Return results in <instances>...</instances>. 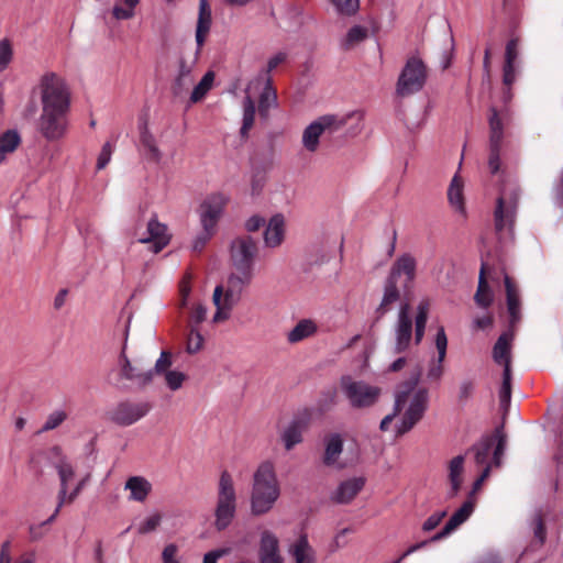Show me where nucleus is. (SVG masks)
Returning a JSON list of instances; mask_svg holds the SVG:
<instances>
[{"label":"nucleus","mask_w":563,"mask_h":563,"mask_svg":"<svg viewBox=\"0 0 563 563\" xmlns=\"http://www.w3.org/2000/svg\"><path fill=\"white\" fill-rule=\"evenodd\" d=\"M282 496V487L275 465L271 461L258 464L252 475L251 490L247 499L249 512L254 518L271 514Z\"/></svg>","instance_id":"1"},{"label":"nucleus","mask_w":563,"mask_h":563,"mask_svg":"<svg viewBox=\"0 0 563 563\" xmlns=\"http://www.w3.org/2000/svg\"><path fill=\"white\" fill-rule=\"evenodd\" d=\"M256 103H258V113L261 117H267L269 109L277 106L276 91L272 87V80L268 76H255L249 81L244 90L242 100V125L240 133L243 137L255 124Z\"/></svg>","instance_id":"2"},{"label":"nucleus","mask_w":563,"mask_h":563,"mask_svg":"<svg viewBox=\"0 0 563 563\" xmlns=\"http://www.w3.org/2000/svg\"><path fill=\"white\" fill-rule=\"evenodd\" d=\"M44 462L55 468L59 478V505L73 503L84 487V481H76L73 463L58 446H52L43 453Z\"/></svg>","instance_id":"3"},{"label":"nucleus","mask_w":563,"mask_h":563,"mask_svg":"<svg viewBox=\"0 0 563 563\" xmlns=\"http://www.w3.org/2000/svg\"><path fill=\"white\" fill-rule=\"evenodd\" d=\"M238 504L239 497L235 482L228 471H223L218 481L213 510V525L217 530H224L232 523L236 516Z\"/></svg>","instance_id":"4"},{"label":"nucleus","mask_w":563,"mask_h":563,"mask_svg":"<svg viewBox=\"0 0 563 563\" xmlns=\"http://www.w3.org/2000/svg\"><path fill=\"white\" fill-rule=\"evenodd\" d=\"M257 244L249 235L234 238L229 246V258L232 273L229 276L250 284L254 275L257 256Z\"/></svg>","instance_id":"5"},{"label":"nucleus","mask_w":563,"mask_h":563,"mask_svg":"<svg viewBox=\"0 0 563 563\" xmlns=\"http://www.w3.org/2000/svg\"><path fill=\"white\" fill-rule=\"evenodd\" d=\"M42 112L67 114L70 104V92L63 78L49 73L40 82Z\"/></svg>","instance_id":"6"},{"label":"nucleus","mask_w":563,"mask_h":563,"mask_svg":"<svg viewBox=\"0 0 563 563\" xmlns=\"http://www.w3.org/2000/svg\"><path fill=\"white\" fill-rule=\"evenodd\" d=\"M247 283L229 276L224 283L216 286L212 294V303L216 311L212 316V323H222L230 319L233 308L241 299L243 289Z\"/></svg>","instance_id":"7"},{"label":"nucleus","mask_w":563,"mask_h":563,"mask_svg":"<svg viewBox=\"0 0 563 563\" xmlns=\"http://www.w3.org/2000/svg\"><path fill=\"white\" fill-rule=\"evenodd\" d=\"M360 457L358 445L354 441H347L342 435L334 433L324 440V453L322 462L334 470H343L356 464Z\"/></svg>","instance_id":"8"},{"label":"nucleus","mask_w":563,"mask_h":563,"mask_svg":"<svg viewBox=\"0 0 563 563\" xmlns=\"http://www.w3.org/2000/svg\"><path fill=\"white\" fill-rule=\"evenodd\" d=\"M417 376L411 383L404 384L395 395L396 409H402L409 419L420 421L428 408L429 391L418 385Z\"/></svg>","instance_id":"9"},{"label":"nucleus","mask_w":563,"mask_h":563,"mask_svg":"<svg viewBox=\"0 0 563 563\" xmlns=\"http://www.w3.org/2000/svg\"><path fill=\"white\" fill-rule=\"evenodd\" d=\"M349 114H323L312 120L302 131L301 145L309 153H316L320 146V139L324 134H332L343 128Z\"/></svg>","instance_id":"10"},{"label":"nucleus","mask_w":563,"mask_h":563,"mask_svg":"<svg viewBox=\"0 0 563 563\" xmlns=\"http://www.w3.org/2000/svg\"><path fill=\"white\" fill-rule=\"evenodd\" d=\"M229 202L230 196L223 191H213L203 197L196 209L199 228L218 232Z\"/></svg>","instance_id":"11"},{"label":"nucleus","mask_w":563,"mask_h":563,"mask_svg":"<svg viewBox=\"0 0 563 563\" xmlns=\"http://www.w3.org/2000/svg\"><path fill=\"white\" fill-rule=\"evenodd\" d=\"M340 388L350 406L355 409H366L375 406L382 395V389L378 386L364 380H356L351 376L341 378Z\"/></svg>","instance_id":"12"},{"label":"nucleus","mask_w":563,"mask_h":563,"mask_svg":"<svg viewBox=\"0 0 563 563\" xmlns=\"http://www.w3.org/2000/svg\"><path fill=\"white\" fill-rule=\"evenodd\" d=\"M508 114L506 112H497L492 109L489 115V155L488 168L492 174L500 172L501 167V150L504 141V128L508 122Z\"/></svg>","instance_id":"13"},{"label":"nucleus","mask_w":563,"mask_h":563,"mask_svg":"<svg viewBox=\"0 0 563 563\" xmlns=\"http://www.w3.org/2000/svg\"><path fill=\"white\" fill-rule=\"evenodd\" d=\"M427 80V69L418 57L407 60L397 82V93L400 96L412 95L422 89Z\"/></svg>","instance_id":"14"},{"label":"nucleus","mask_w":563,"mask_h":563,"mask_svg":"<svg viewBox=\"0 0 563 563\" xmlns=\"http://www.w3.org/2000/svg\"><path fill=\"white\" fill-rule=\"evenodd\" d=\"M505 446L506 440L503 437L483 439L473 449L475 463L483 466V470L487 464H490V470L499 466Z\"/></svg>","instance_id":"15"},{"label":"nucleus","mask_w":563,"mask_h":563,"mask_svg":"<svg viewBox=\"0 0 563 563\" xmlns=\"http://www.w3.org/2000/svg\"><path fill=\"white\" fill-rule=\"evenodd\" d=\"M412 339V321L409 314V306L402 305L394 328L393 350L402 353L410 346Z\"/></svg>","instance_id":"16"},{"label":"nucleus","mask_w":563,"mask_h":563,"mask_svg":"<svg viewBox=\"0 0 563 563\" xmlns=\"http://www.w3.org/2000/svg\"><path fill=\"white\" fill-rule=\"evenodd\" d=\"M65 113L41 112L38 119V131L48 141H57L67 132V120Z\"/></svg>","instance_id":"17"},{"label":"nucleus","mask_w":563,"mask_h":563,"mask_svg":"<svg viewBox=\"0 0 563 563\" xmlns=\"http://www.w3.org/2000/svg\"><path fill=\"white\" fill-rule=\"evenodd\" d=\"M434 345L438 351V357L430 361L426 373V379L431 384L440 383L444 374L448 338L443 327H440L437 331Z\"/></svg>","instance_id":"18"},{"label":"nucleus","mask_w":563,"mask_h":563,"mask_svg":"<svg viewBox=\"0 0 563 563\" xmlns=\"http://www.w3.org/2000/svg\"><path fill=\"white\" fill-rule=\"evenodd\" d=\"M287 219L280 213H274L266 222L263 231L264 246L271 250L278 249L285 242Z\"/></svg>","instance_id":"19"},{"label":"nucleus","mask_w":563,"mask_h":563,"mask_svg":"<svg viewBox=\"0 0 563 563\" xmlns=\"http://www.w3.org/2000/svg\"><path fill=\"white\" fill-rule=\"evenodd\" d=\"M257 556L260 563H284L279 539L274 531L269 529L261 531Z\"/></svg>","instance_id":"20"},{"label":"nucleus","mask_w":563,"mask_h":563,"mask_svg":"<svg viewBox=\"0 0 563 563\" xmlns=\"http://www.w3.org/2000/svg\"><path fill=\"white\" fill-rule=\"evenodd\" d=\"M416 423L417 421L410 420L402 409L397 410L394 402L393 411L382 419L379 430L385 433H393L395 437H401L410 431Z\"/></svg>","instance_id":"21"},{"label":"nucleus","mask_w":563,"mask_h":563,"mask_svg":"<svg viewBox=\"0 0 563 563\" xmlns=\"http://www.w3.org/2000/svg\"><path fill=\"white\" fill-rule=\"evenodd\" d=\"M140 243L151 244L150 250L153 253L161 252L170 241V234L165 224L156 219H151L147 223L146 232L137 236Z\"/></svg>","instance_id":"22"},{"label":"nucleus","mask_w":563,"mask_h":563,"mask_svg":"<svg viewBox=\"0 0 563 563\" xmlns=\"http://www.w3.org/2000/svg\"><path fill=\"white\" fill-rule=\"evenodd\" d=\"M120 375L140 385L147 384L153 378L152 369H145L141 362H130L124 353L119 358Z\"/></svg>","instance_id":"23"},{"label":"nucleus","mask_w":563,"mask_h":563,"mask_svg":"<svg viewBox=\"0 0 563 563\" xmlns=\"http://www.w3.org/2000/svg\"><path fill=\"white\" fill-rule=\"evenodd\" d=\"M123 488L130 501L143 504L151 495L153 485L146 477L135 475L126 479Z\"/></svg>","instance_id":"24"},{"label":"nucleus","mask_w":563,"mask_h":563,"mask_svg":"<svg viewBox=\"0 0 563 563\" xmlns=\"http://www.w3.org/2000/svg\"><path fill=\"white\" fill-rule=\"evenodd\" d=\"M415 274L416 261L406 254L394 263L388 279L406 287L415 278Z\"/></svg>","instance_id":"25"},{"label":"nucleus","mask_w":563,"mask_h":563,"mask_svg":"<svg viewBox=\"0 0 563 563\" xmlns=\"http://www.w3.org/2000/svg\"><path fill=\"white\" fill-rule=\"evenodd\" d=\"M288 553L295 563H317V552L305 533L289 544Z\"/></svg>","instance_id":"26"},{"label":"nucleus","mask_w":563,"mask_h":563,"mask_svg":"<svg viewBox=\"0 0 563 563\" xmlns=\"http://www.w3.org/2000/svg\"><path fill=\"white\" fill-rule=\"evenodd\" d=\"M475 509V500H466L450 518L442 531L432 537V541H439L453 531H455L462 523H464L473 514Z\"/></svg>","instance_id":"27"},{"label":"nucleus","mask_w":563,"mask_h":563,"mask_svg":"<svg viewBox=\"0 0 563 563\" xmlns=\"http://www.w3.org/2000/svg\"><path fill=\"white\" fill-rule=\"evenodd\" d=\"M148 411L146 404H120L112 413V419L124 426L132 424L140 420Z\"/></svg>","instance_id":"28"},{"label":"nucleus","mask_w":563,"mask_h":563,"mask_svg":"<svg viewBox=\"0 0 563 563\" xmlns=\"http://www.w3.org/2000/svg\"><path fill=\"white\" fill-rule=\"evenodd\" d=\"M516 201L517 195L515 192L512 196V194H508L506 190L501 191L496 210V228L498 230H503L511 224Z\"/></svg>","instance_id":"29"},{"label":"nucleus","mask_w":563,"mask_h":563,"mask_svg":"<svg viewBox=\"0 0 563 563\" xmlns=\"http://www.w3.org/2000/svg\"><path fill=\"white\" fill-rule=\"evenodd\" d=\"M465 181L459 173H456L448 188V200L451 208L457 214L464 217L466 214L465 197H464Z\"/></svg>","instance_id":"30"},{"label":"nucleus","mask_w":563,"mask_h":563,"mask_svg":"<svg viewBox=\"0 0 563 563\" xmlns=\"http://www.w3.org/2000/svg\"><path fill=\"white\" fill-rule=\"evenodd\" d=\"M140 150L144 157L152 163H159L163 158V152L158 142L146 125L141 130Z\"/></svg>","instance_id":"31"},{"label":"nucleus","mask_w":563,"mask_h":563,"mask_svg":"<svg viewBox=\"0 0 563 563\" xmlns=\"http://www.w3.org/2000/svg\"><path fill=\"white\" fill-rule=\"evenodd\" d=\"M512 340L514 334L511 332H505L498 338L493 350L495 363L504 366V371H510Z\"/></svg>","instance_id":"32"},{"label":"nucleus","mask_w":563,"mask_h":563,"mask_svg":"<svg viewBox=\"0 0 563 563\" xmlns=\"http://www.w3.org/2000/svg\"><path fill=\"white\" fill-rule=\"evenodd\" d=\"M464 456L457 455L449 461L448 479L450 484L449 496L455 497L463 484Z\"/></svg>","instance_id":"33"},{"label":"nucleus","mask_w":563,"mask_h":563,"mask_svg":"<svg viewBox=\"0 0 563 563\" xmlns=\"http://www.w3.org/2000/svg\"><path fill=\"white\" fill-rule=\"evenodd\" d=\"M21 142V135L16 130H8L0 134V165L9 162L20 147Z\"/></svg>","instance_id":"34"},{"label":"nucleus","mask_w":563,"mask_h":563,"mask_svg":"<svg viewBox=\"0 0 563 563\" xmlns=\"http://www.w3.org/2000/svg\"><path fill=\"white\" fill-rule=\"evenodd\" d=\"M505 288L510 324L514 325L521 318L519 290L508 276L505 277Z\"/></svg>","instance_id":"35"},{"label":"nucleus","mask_w":563,"mask_h":563,"mask_svg":"<svg viewBox=\"0 0 563 563\" xmlns=\"http://www.w3.org/2000/svg\"><path fill=\"white\" fill-rule=\"evenodd\" d=\"M363 477H352L342 482L335 490L334 498L339 503L351 501L364 486Z\"/></svg>","instance_id":"36"},{"label":"nucleus","mask_w":563,"mask_h":563,"mask_svg":"<svg viewBox=\"0 0 563 563\" xmlns=\"http://www.w3.org/2000/svg\"><path fill=\"white\" fill-rule=\"evenodd\" d=\"M211 25V12L206 0H200L199 5V18L196 30V42L198 48H200L210 31Z\"/></svg>","instance_id":"37"},{"label":"nucleus","mask_w":563,"mask_h":563,"mask_svg":"<svg viewBox=\"0 0 563 563\" xmlns=\"http://www.w3.org/2000/svg\"><path fill=\"white\" fill-rule=\"evenodd\" d=\"M141 0H113L111 15L115 21L132 20Z\"/></svg>","instance_id":"38"},{"label":"nucleus","mask_w":563,"mask_h":563,"mask_svg":"<svg viewBox=\"0 0 563 563\" xmlns=\"http://www.w3.org/2000/svg\"><path fill=\"white\" fill-rule=\"evenodd\" d=\"M317 331L318 325L313 320L302 319L287 333V340L297 343L314 335Z\"/></svg>","instance_id":"39"},{"label":"nucleus","mask_w":563,"mask_h":563,"mask_svg":"<svg viewBox=\"0 0 563 563\" xmlns=\"http://www.w3.org/2000/svg\"><path fill=\"white\" fill-rule=\"evenodd\" d=\"M368 29L365 25H353L343 37L342 45L346 49L355 48L368 37Z\"/></svg>","instance_id":"40"},{"label":"nucleus","mask_w":563,"mask_h":563,"mask_svg":"<svg viewBox=\"0 0 563 563\" xmlns=\"http://www.w3.org/2000/svg\"><path fill=\"white\" fill-rule=\"evenodd\" d=\"M399 299V290H398V284L387 279L385 288H384V295L380 301V305L377 308V311L380 314L386 313L390 310L391 306Z\"/></svg>","instance_id":"41"},{"label":"nucleus","mask_w":563,"mask_h":563,"mask_svg":"<svg viewBox=\"0 0 563 563\" xmlns=\"http://www.w3.org/2000/svg\"><path fill=\"white\" fill-rule=\"evenodd\" d=\"M474 299L478 306L484 308H487L494 300V292L485 278L484 268H482L479 274L478 287Z\"/></svg>","instance_id":"42"},{"label":"nucleus","mask_w":563,"mask_h":563,"mask_svg":"<svg viewBox=\"0 0 563 563\" xmlns=\"http://www.w3.org/2000/svg\"><path fill=\"white\" fill-rule=\"evenodd\" d=\"M14 60V41L10 37L0 38V74L5 71Z\"/></svg>","instance_id":"43"},{"label":"nucleus","mask_w":563,"mask_h":563,"mask_svg":"<svg viewBox=\"0 0 563 563\" xmlns=\"http://www.w3.org/2000/svg\"><path fill=\"white\" fill-rule=\"evenodd\" d=\"M213 82L214 74L212 71L206 73L201 80L195 86L190 101L194 103L201 101L213 87Z\"/></svg>","instance_id":"44"},{"label":"nucleus","mask_w":563,"mask_h":563,"mask_svg":"<svg viewBox=\"0 0 563 563\" xmlns=\"http://www.w3.org/2000/svg\"><path fill=\"white\" fill-rule=\"evenodd\" d=\"M302 440L301 428L297 424H290L282 433V441L287 451L291 450L295 445Z\"/></svg>","instance_id":"45"},{"label":"nucleus","mask_w":563,"mask_h":563,"mask_svg":"<svg viewBox=\"0 0 563 563\" xmlns=\"http://www.w3.org/2000/svg\"><path fill=\"white\" fill-rule=\"evenodd\" d=\"M162 563H185L180 553V547L175 542L164 544L161 552Z\"/></svg>","instance_id":"46"},{"label":"nucleus","mask_w":563,"mask_h":563,"mask_svg":"<svg viewBox=\"0 0 563 563\" xmlns=\"http://www.w3.org/2000/svg\"><path fill=\"white\" fill-rule=\"evenodd\" d=\"M429 306L427 302H420L415 318L416 343L419 344L423 338L426 323L428 319Z\"/></svg>","instance_id":"47"},{"label":"nucleus","mask_w":563,"mask_h":563,"mask_svg":"<svg viewBox=\"0 0 563 563\" xmlns=\"http://www.w3.org/2000/svg\"><path fill=\"white\" fill-rule=\"evenodd\" d=\"M203 336L195 325H190L186 340V351L189 354L198 353L203 346Z\"/></svg>","instance_id":"48"},{"label":"nucleus","mask_w":563,"mask_h":563,"mask_svg":"<svg viewBox=\"0 0 563 563\" xmlns=\"http://www.w3.org/2000/svg\"><path fill=\"white\" fill-rule=\"evenodd\" d=\"M216 234L217 232L199 228V231L190 242V249L194 252H201Z\"/></svg>","instance_id":"49"},{"label":"nucleus","mask_w":563,"mask_h":563,"mask_svg":"<svg viewBox=\"0 0 563 563\" xmlns=\"http://www.w3.org/2000/svg\"><path fill=\"white\" fill-rule=\"evenodd\" d=\"M341 15H353L358 11L360 0H329Z\"/></svg>","instance_id":"50"},{"label":"nucleus","mask_w":563,"mask_h":563,"mask_svg":"<svg viewBox=\"0 0 563 563\" xmlns=\"http://www.w3.org/2000/svg\"><path fill=\"white\" fill-rule=\"evenodd\" d=\"M161 521L162 515L158 512H153L142 520L137 527V531L141 534L151 533L157 529V527L161 525Z\"/></svg>","instance_id":"51"},{"label":"nucleus","mask_w":563,"mask_h":563,"mask_svg":"<svg viewBox=\"0 0 563 563\" xmlns=\"http://www.w3.org/2000/svg\"><path fill=\"white\" fill-rule=\"evenodd\" d=\"M350 533H351V529H349V528H343V529L338 530L329 543V551L331 553H334L338 550L346 547L347 536Z\"/></svg>","instance_id":"52"},{"label":"nucleus","mask_w":563,"mask_h":563,"mask_svg":"<svg viewBox=\"0 0 563 563\" xmlns=\"http://www.w3.org/2000/svg\"><path fill=\"white\" fill-rule=\"evenodd\" d=\"M164 379L169 389L177 390L183 386L184 382L186 380V375L180 371L172 369L169 372H166V374L164 375Z\"/></svg>","instance_id":"53"},{"label":"nucleus","mask_w":563,"mask_h":563,"mask_svg":"<svg viewBox=\"0 0 563 563\" xmlns=\"http://www.w3.org/2000/svg\"><path fill=\"white\" fill-rule=\"evenodd\" d=\"M510 382H511V373L510 371H504V374H503V384H501V387H500V390H499V398H500V404L503 407H506L509 401H510V397H511V385H510Z\"/></svg>","instance_id":"54"},{"label":"nucleus","mask_w":563,"mask_h":563,"mask_svg":"<svg viewBox=\"0 0 563 563\" xmlns=\"http://www.w3.org/2000/svg\"><path fill=\"white\" fill-rule=\"evenodd\" d=\"M530 525L536 541L539 543V545H542L545 542L547 532L541 517L539 515H536L531 519Z\"/></svg>","instance_id":"55"},{"label":"nucleus","mask_w":563,"mask_h":563,"mask_svg":"<svg viewBox=\"0 0 563 563\" xmlns=\"http://www.w3.org/2000/svg\"><path fill=\"white\" fill-rule=\"evenodd\" d=\"M172 355L168 352H162L158 360L155 363L154 369L152 371L153 375H165L166 372L172 371Z\"/></svg>","instance_id":"56"},{"label":"nucleus","mask_w":563,"mask_h":563,"mask_svg":"<svg viewBox=\"0 0 563 563\" xmlns=\"http://www.w3.org/2000/svg\"><path fill=\"white\" fill-rule=\"evenodd\" d=\"M66 419V413L62 410L53 411L46 418L44 424L42 426V431H49L57 428L59 424L64 422Z\"/></svg>","instance_id":"57"},{"label":"nucleus","mask_w":563,"mask_h":563,"mask_svg":"<svg viewBox=\"0 0 563 563\" xmlns=\"http://www.w3.org/2000/svg\"><path fill=\"white\" fill-rule=\"evenodd\" d=\"M191 69L192 64L186 65L183 62L180 63L178 76L176 78V85L179 89L186 88L191 82Z\"/></svg>","instance_id":"58"},{"label":"nucleus","mask_w":563,"mask_h":563,"mask_svg":"<svg viewBox=\"0 0 563 563\" xmlns=\"http://www.w3.org/2000/svg\"><path fill=\"white\" fill-rule=\"evenodd\" d=\"M286 59V54L285 53H277L275 55H273L272 57L268 58L267 60V64H266V68L262 71H260L256 76H263V75H266L271 78L269 76V73L275 69L278 65H280L282 63H284Z\"/></svg>","instance_id":"59"},{"label":"nucleus","mask_w":563,"mask_h":563,"mask_svg":"<svg viewBox=\"0 0 563 563\" xmlns=\"http://www.w3.org/2000/svg\"><path fill=\"white\" fill-rule=\"evenodd\" d=\"M207 318V307L202 303H197L190 312V325L201 323Z\"/></svg>","instance_id":"60"},{"label":"nucleus","mask_w":563,"mask_h":563,"mask_svg":"<svg viewBox=\"0 0 563 563\" xmlns=\"http://www.w3.org/2000/svg\"><path fill=\"white\" fill-rule=\"evenodd\" d=\"M266 221L265 219L260 214H253L250 218H247L244 222V229L247 232H256L261 228H265Z\"/></svg>","instance_id":"61"},{"label":"nucleus","mask_w":563,"mask_h":563,"mask_svg":"<svg viewBox=\"0 0 563 563\" xmlns=\"http://www.w3.org/2000/svg\"><path fill=\"white\" fill-rule=\"evenodd\" d=\"M111 156H112V146L110 143H106L99 155H98V158H97V168L98 169H103L108 163L110 162L111 159Z\"/></svg>","instance_id":"62"},{"label":"nucleus","mask_w":563,"mask_h":563,"mask_svg":"<svg viewBox=\"0 0 563 563\" xmlns=\"http://www.w3.org/2000/svg\"><path fill=\"white\" fill-rule=\"evenodd\" d=\"M446 512L445 511H441V512H435L433 515H431L424 522H423V526H422V529L424 531H431L433 530L435 527L439 526V523L442 521V519L445 517Z\"/></svg>","instance_id":"63"},{"label":"nucleus","mask_w":563,"mask_h":563,"mask_svg":"<svg viewBox=\"0 0 563 563\" xmlns=\"http://www.w3.org/2000/svg\"><path fill=\"white\" fill-rule=\"evenodd\" d=\"M517 57H518V41L511 40L508 42L507 47H506V63L515 64Z\"/></svg>","instance_id":"64"}]
</instances>
